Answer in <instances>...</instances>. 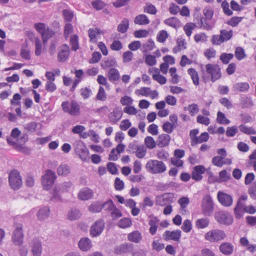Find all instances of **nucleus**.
I'll return each mask as SVG.
<instances>
[{
	"label": "nucleus",
	"instance_id": "nucleus-23",
	"mask_svg": "<svg viewBox=\"0 0 256 256\" xmlns=\"http://www.w3.org/2000/svg\"><path fill=\"white\" fill-rule=\"evenodd\" d=\"M250 88V85L248 82H238L232 86V90L235 92H244L248 91Z\"/></svg>",
	"mask_w": 256,
	"mask_h": 256
},
{
	"label": "nucleus",
	"instance_id": "nucleus-38",
	"mask_svg": "<svg viewBox=\"0 0 256 256\" xmlns=\"http://www.w3.org/2000/svg\"><path fill=\"white\" fill-rule=\"evenodd\" d=\"M129 26V22L128 19L124 18L120 23L118 24V31L121 33L126 32Z\"/></svg>",
	"mask_w": 256,
	"mask_h": 256
},
{
	"label": "nucleus",
	"instance_id": "nucleus-10",
	"mask_svg": "<svg viewBox=\"0 0 256 256\" xmlns=\"http://www.w3.org/2000/svg\"><path fill=\"white\" fill-rule=\"evenodd\" d=\"M174 196L172 193L164 194L158 196L156 198V204L160 206H164L170 204L174 202Z\"/></svg>",
	"mask_w": 256,
	"mask_h": 256
},
{
	"label": "nucleus",
	"instance_id": "nucleus-28",
	"mask_svg": "<svg viewBox=\"0 0 256 256\" xmlns=\"http://www.w3.org/2000/svg\"><path fill=\"white\" fill-rule=\"evenodd\" d=\"M108 80L110 82L118 80L120 78V74L118 70L114 68H111L108 72Z\"/></svg>",
	"mask_w": 256,
	"mask_h": 256
},
{
	"label": "nucleus",
	"instance_id": "nucleus-54",
	"mask_svg": "<svg viewBox=\"0 0 256 256\" xmlns=\"http://www.w3.org/2000/svg\"><path fill=\"white\" fill-rule=\"evenodd\" d=\"M146 152V148L143 146H140L138 147L136 151V155L139 158H143Z\"/></svg>",
	"mask_w": 256,
	"mask_h": 256
},
{
	"label": "nucleus",
	"instance_id": "nucleus-1",
	"mask_svg": "<svg viewBox=\"0 0 256 256\" xmlns=\"http://www.w3.org/2000/svg\"><path fill=\"white\" fill-rule=\"evenodd\" d=\"M145 168L147 172L152 174H162L166 170V166L162 161L155 160L148 161Z\"/></svg>",
	"mask_w": 256,
	"mask_h": 256
},
{
	"label": "nucleus",
	"instance_id": "nucleus-43",
	"mask_svg": "<svg viewBox=\"0 0 256 256\" xmlns=\"http://www.w3.org/2000/svg\"><path fill=\"white\" fill-rule=\"evenodd\" d=\"M168 36V34L167 32L165 30H162L158 32L156 36V40L160 42L164 43Z\"/></svg>",
	"mask_w": 256,
	"mask_h": 256
},
{
	"label": "nucleus",
	"instance_id": "nucleus-64",
	"mask_svg": "<svg viewBox=\"0 0 256 256\" xmlns=\"http://www.w3.org/2000/svg\"><path fill=\"white\" fill-rule=\"evenodd\" d=\"M242 19V17L234 16L228 22L227 24L232 26H236L239 22H240Z\"/></svg>",
	"mask_w": 256,
	"mask_h": 256
},
{
	"label": "nucleus",
	"instance_id": "nucleus-37",
	"mask_svg": "<svg viewBox=\"0 0 256 256\" xmlns=\"http://www.w3.org/2000/svg\"><path fill=\"white\" fill-rule=\"evenodd\" d=\"M188 74L190 76L194 84L196 86L199 84V77L198 72L194 68H190L188 70Z\"/></svg>",
	"mask_w": 256,
	"mask_h": 256
},
{
	"label": "nucleus",
	"instance_id": "nucleus-5",
	"mask_svg": "<svg viewBox=\"0 0 256 256\" xmlns=\"http://www.w3.org/2000/svg\"><path fill=\"white\" fill-rule=\"evenodd\" d=\"M14 229L12 236V241L15 246H20L24 240L22 225L21 224L14 223Z\"/></svg>",
	"mask_w": 256,
	"mask_h": 256
},
{
	"label": "nucleus",
	"instance_id": "nucleus-59",
	"mask_svg": "<svg viewBox=\"0 0 256 256\" xmlns=\"http://www.w3.org/2000/svg\"><path fill=\"white\" fill-rule=\"evenodd\" d=\"M181 228L185 232H189L192 228L191 221L189 220H186L184 222Z\"/></svg>",
	"mask_w": 256,
	"mask_h": 256
},
{
	"label": "nucleus",
	"instance_id": "nucleus-24",
	"mask_svg": "<svg viewBox=\"0 0 256 256\" xmlns=\"http://www.w3.org/2000/svg\"><path fill=\"white\" fill-rule=\"evenodd\" d=\"M170 136L168 134H162L158 138V145L160 147H164L168 145L170 141Z\"/></svg>",
	"mask_w": 256,
	"mask_h": 256
},
{
	"label": "nucleus",
	"instance_id": "nucleus-6",
	"mask_svg": "<svg viewBox=\"0 0 256 256\" xmlns=\"http://www.w3.org/2000/svg\"><path fill=\"white\" fill-rule=\"evenodd\" d=\"M56 178V175L54 172L50 170H46L45 174L42 176V178L44 188L46 190L50 189Z\"/></svg>",
	"mask_w": 256,
	"mask_h": 256
},
{
	"label": "nucleus",
	"instance_id": "nucleus-49",
	"mask_svg": "<svg viewBox=\"0 0 256 256\" xmlns=\"http://www.w3.org/2000/svg\"><path fill=\"white\" fill-rule=\"evenodd\" d=\"M78 38L76 34H74L70 39V44L72 45V50L76 51L78 48Z\"/></svg>",
	"mask_w": 256,
	"mask_h": 256
},
{
	"label": "nucleus",
	"instance_id": "nucleus-3",
	"mask_svg": "<svg viewBox=\"0 0 256 256\" xmlns=\"http://www.w3.org/2000/svg\"><path fill=\"white\" fill-rule=\"evenodd\" d=\"M226 237L224 232L220 229L210 230L204 234V238L211 242H218L224 240Z\"/></svg>",
	"mask_w": 256,
	"mask_h": 256
},
{
	"label": "nucleus",
	"instance_id": "nucleus-50",
	"mask_svg": "<svg viewBox=\"0 0 256 256\" xmlns=\"http://www.w3.org/2000/svg\"><path fill=\"white\" fill-rule=\"evenodd\" d=\"M54 34L55 32L52 29H48L46 34H42L41 36L44 44H46L48 39L54 36Z\"/></svg>",
	"mask_w": 256,
	"mask_h": 256
},
{
	"label": "nucleus",
	"instance_id": "nucleus-25",
	"mask_svg": "<svg viewBox=\"0 0 256 256\" xmlns=\"http://www.w3.org/2000/svg\"><path fill=\"white\" fill-rule=\"evenodd\" d=\"M78 246L82 251H88L92 247L91 240L88 238H81L78 242Z\"/></svg>",
	"mask_w": 256,
	"mask_h": 256
},
{
	"label": "nucleus",
	"instance_id": "nucleus-31",
	"mask_svg": "<svg viewBox=\"0 0 256 256\" xmlns=\"http://www.w3.org/2000/svg\"><path fill=\"white\" fill-rule=\"evenodd\" d=\"M209 135L208 132H204L202 133L198 138H194V142H191V145L194 146L196 144H200L204 142H206L208 140Z\"/></svg>",
	"mask_w": 256,
	"mask_h": 256
},
{
	"label": "nucleus",
	"instance_id": "nucleus-19",
	"mask_svg": "<svg viewBox=\"0 0 256 256\" xmlns=\"http://www.w3.org/2000/svg\"><path fill=\"white\" fill-rule=\"evenodd\" d=\"M206 168L203 166H196L192 173V178L196 181L200 180L202 178V174H204Z\"/></svg>",
	"mask_w": 256,
	"mask_h": 256
},
{
	"label": "nucleus",
	"instance_id": "nucleus-27",
	"mask_svg": "<svg viewBox=\"0 0 256 256\" xmlns=\"http://www.w3.org/2000/svg\"><path fill=\"white\" fill-rule=\"evenodd\" d=\"M122 116V112L121 110H114L109 114L108 118L110 122L116 124L121 118Z\"/></svg>",
	"mask_w": 256,
	"mask_h": 256
},
{
	"label": "nucleus",
	"instance_id": "nucleus-40",
	"mask_svg": "<svg viewBox=\"0 0 256 256\" xmlns=\"http://www.w3.org/2000/svg\"><path fill=\"white\" fill-rule=\"evenodd\" d=\"M34 28L39 32L41 36L42 34H46L48 29H50L48 27L46 28V26L44 23L39 22L34 24Z\"/></svg>",
	"mask_w": 256,
	"mask_h": 256
},
{
	"label": "nucleus",
	"instance_id": "nucleus-32",
	"mask_svg": "<svg viewBox=\"0 0 256 256\" xmlns=\"http://www.w3.org/2000/svg\"><path fill=\"white\" fill-rule=\"evenodd\" d=\"M50 209L48 207H44L40 208L38 214L37 216L40 220H43L48 218L50 214Z\"/></svg>",
	"mask_w": 256,
	"mask_h": 256
},
{
	"label": "nucleus",
	"instance_id": "nucleus-39",
	"mask_svg": "<svg viewBox=\"0 0 256 256\" xmlns=\"http://www.w3.org/2000/svg\"><path fill=\"white\" fill-rule=\"evenodd\" d=\"M155 46L154 42L152 39H149L145 44H143L142 50L144 52H148L152 50Z\"/></svg>",
	"mask_w": 256,
	"mask_h": 256
},
{
	"label": "nucleus",
	"instance_id": "nucleus-61",
	"mask_svg": "<svg viewBox=\"0 0 256 256\" xmlns=\"http://www.w3.org/2000/svg\"><path fill=\"white\" fill-rule=\"evenodd\" d=\"M206 20L204 18H200V28H203L204 30H210L212 29V26L207 22Z\"/></svg>",
	"mask_w": 256,
	"mask_h": 256
},
{
	"label": "nucleus",
	"instance_id": "nucleus-42",
	"mask_svg": "<svg viewBox=\"0 0 256 256\" xmlns=\"http://www.w3.org/2000/svg\"><path fill=\"white\" fill-rule=\"evenodd\" d=\"M209 224V220L206 218H202L198 219L196 222V226L198 228H204L207 227Z\"/></svg>",
	"mask_w": 256,
	"mask_h": 256
},
{
	"label": "nucleus",
	"instance_id": "nucleus-60",
	"mask_svg": "<svg viewBox=\"0 0 256 256\" xmlns=\"http://www.w3.org/2000/svg\"><path fill=\"white\" fill-rule=\"evenodd\" d=\"M224 158L219 156H214L212 160V164L218 167L222 168L223 166V160Z\"/></svg>",
	"mask_w": 256,
	"mask_h": 256
},
{
	"label": "nucleus",
	"instance_id": "nucleus-48",
	"mask_svg": "<svg viewBox=\"0 0 256 256\" xmlns=\"http://www.w3.org/2000/svg\"><path fill=\"white\" fill-rule=\"evenodd\" d=\"M196 25L192 22L187 23L184 27V30L188 36H190L192 34V30L195 28Z\"/></svg>",
	"mask_w": 256,
	"mask_h": 256
},
{
	"label": "nucleus",
	"instance_id": "nucleus-8",
	"mask_svg": "<svg viewBox=\"0 0 256 256\" xmlns=\"http://www.w3.org/2000/svg\"><path fill=\"white\" fill-rule=\"evenodd\" d=\"M206 72L211 76V81L214 82L221 77L220 68L218 65L208 64L206 65Z\"/></svg>",
	"mask_w": 256,
	"mask_h": 256
},
{
	"label": "nucleus",
	"instance_id": "nucleus-53",
	"mask_svg": "<svg viewBox=\"0 0 256 256\" xmlns=\"http://www.w3.org/2000/svg\"><path fill=\"white\" fill-rule=\"evenodd\" d=\"M144 143L146 147L150 149H152L156 147V142L152 136H146L144 139Z\"/></svg>",
	"mask_w": 256,
	"mask_h": 256
},
{
	"label": "nucleus",
	"instance_id": "nucleus-16",
	"mask_svg": "<svg viewBox=\"0 0 256 256\" xmlns=\"http://www.w3.org/2000/svg\"><path fill=\"white\" fill-rule=\"evenodd\" d=\"M70 49L66 44H64L59 48L58 60L60 62H65L68 58Z\"/></svg>",
	"mask_w": 256,
	"mask_h": 256
},
{
	"label": "nucleus",
	"instance_id": "nucleus-35",
	"mask_svg": "<svg viewBox=\"0 0 256 256\" xmlns=\"http://www.w3.org/2000/svg\"><path fill=\"white\" fill-rule=\"evenodd\" d=\"M70 166L66 164H60L57 168V173L59 176H66L70 173Z\"/></svg>",
	"mask_w": 256,
	"mask_h": 256
},
{
	"label": "nucleus",
	"instance_id": "nucleus-20",
	"mask_svg": "<svg viewBox=\"0 0 256 256\" xmlns=\"http://www.w3.org/2000/svg\"><path fill=\"white\" fill-rule=\"evenodd\" d=\"M31 244L33 256H40L42 251L41 242L38 238H36L33 239Z\"/></svg>",
	"mask_w": 256,
	"mask_h": 256
},
{
	"label": "nucleus",
	"instance_id": "nucleus-55",
	"mask_svg": "<svg viewBox=\"0 0 256 256\" xmlns=\"http://www.w3.org/2000/svg\"><path fill=\"white\" fill-rule=\"evenodd\" d=\"M96 98L97 100L101 101H104L106 99V94L104 88L100 86L99 87L98 92L96 94Z\"/></svg>",
	"mask_w": 256,
	"mask_h": 256
},
{
	"label": "nucleus",
	"instance_id": "nucleus-62",
	"mask_svg": "<svg viewBox=\"0 0 256 256\" xmlns=\"http://www.w3.org/2000/svg\"><path fill=\"white\" fill-rule=\"evenodd\" d=\"M115 206L112 200H108L102 203V208H104L105 210L110 212L114 208Z\"/></svg>",
	"mask_w": 256,
	"mask_h": 256
},
{
	"label": "nucleus",
	"instance_id": "nucleus-9",
	"mask_svg": "<svg viewBox=\"0 0 256 256\" xmlns=\"http://www.w3.org/2000/svg\"><path fill=\"white\" fill-rule=\"evenodd\" d=\"M215 219L220 224L230 225L233 222V218L228 212L224 211H220L215 214Z\"/></svg>",
	"mask_w": 256,
	"mask_h": 256
},
{
	"label": "nucleus",
	"instance_id": "nucleus-15",
	"mask_svg": "<svg viewBox=\"0 0 256 256\" xmlns=\"http://www.w3.org/2000/svg\"><path fill=\"white\" fill-rule=\"evenodd\" d=\"M70 186L71 183L70 182H64L58 185L54 190V196L52 198V200H60V192L67 191Z\"/></svg>",
	"mask_w": 256,
	"mask_h": 256
},
{
	"label": "nucleus",
	"instance_id": "nucleus-56",
	"mask_svg": "<svg viewBox=\"0 0 256 256\" xmlns=\"http://www.w3.org/2000/svg\"><path fill=\"white\" fill-rule=\"evenodd\" d=\"M222 8L224 14L228 16H230L232 14V12L229 8V4L228 2L224 0L222 2Z\"/></svg>",
	"mask_w": 256,
	"mask_h": 256
},
{
	"label": "nucleus",
	"instance_id": "nucleus-63",
	"mask_svg": "<svg viewBox=\"0 0 256 256\" xmlns=\"http://www.w3.org/2000/svg\"><path fill=\"white\" fill-rule=\"evenodd\" d=\"M175 128L174 124L168 122H164L162 125L163 130L168 134L172 133Z\"/></svg>",
	"mask_w": 256,
	"mask_h": 256
},
{
	"label": "nucleus",
	"instance_id": "nucleus-18",
	"mask_svg": "<svg viewBox=\"0 0 256 256\" xmlns=\"http://www.w3.org/2000/svg\"><path fill=\"white\" fill-rule=\"evenodd\" d=\"M94 196L93 191L88 188H84L81 189L78 194V198L82 200H86L91 199Z\"/></svg>",
	"mask_w": 256,
	"mask_h": 256
},
{
	"label": "nucleus",
	"instance_id": "nucleus-47",
	"mask_svg": "<svg viewBox=\"0 0 256 256\" xmlns=\"http://www.w3.org/2000/svg\"><path fill=\"white\" fill-rule=\"evenodd\" d=\"M116 64V62L114 58H110L104 60L102 63V66L103 68L114 66Z\"/></svg>",
	"mask_w": 256,
	"mask_h": 256
},
{
	"label": "nucleus",
	"instance_id": "nucleus-21",
	"mask_svg": "<svg viewBox=\"0 0 256 256\" xmlns=\"http://www.w3.org/2000/svg\"><path fill=\"white\" fill-rule=\"evenodd\" d=\"M234 246L228 242L222 243L219 246L220 252L226 256L232 254L234 252Z\"/></svg>",
	"mask_w": 256,
	"mask_h": 256
},
{
	"label": "nucleus",
	"instance_id": "nucleus-11",
	"mask_svg": "<svg viewBox=\"0 0 256 256\" xmlns=\"http://www.w3.org/2000/svg\"><path fill=\"white\" fill-rule=\"evenodd\" d=\"M104 222L102 220H98L91 226L90 228V234L92 237H96L100 235L104 228Z\"/></svg>",
	"mask_w": 256,
	"mask_h": 256
},
{
	"label": "nucleus",
	"instance_id": "nucleus-36",
	"mask_svg": "<svg viewBox=\"0 0 256 256\" xmlns=\"http://www.w3.org/2000/svg\"><path fill=\"white\" fill-rule=\"evenodd\" d=\"M81 216L80 212L77 209H72L70 210L67 215L68 218L70 220H75L79 218Z\"/></svg>",
	"mask_w": 256,
	"mask_h": 256
},
{
	"label": "nucleus",
	"instance_id": "nucleus-2",
	"mask_svg": "<svg viewBox=\"0 0 256 256\" xmlns=\"http://www.w3.org/2000/svg\"><path fill=\"white\" fill-rule=\"evenodd\" d=\"M64 112L68 113L72 116H78L80 114V106L76 100H72L70 102L64 101L61 105Z\"/></svg>",
	"mask_w": 256,
	"mask_h": 256
},
{
	"label": "nucleus",
	"instance_id": "nucleus-57",
	"mask_svg": "<svg viewBox=\"0 0 256 256\" xmlns=\"http://www.w3.org/2000/svg\"><path fill=\"white\" fill-rule=\"evenodd\" d=\"M92 94V90L89 87H86L80 89V95L84 99H88Z\"/></svg>",
	"mask_w": 256,
	"mask_h": 256
},
{
	"label": "nucleus",
	"instance_id": "nucleus-4",
	"mask_svg": "<svg viewBox=\"0 0 256 256\" xmlns=\"http://www.w3.org/2000/svg\"><path fill=\"white\" fill-rule=\"evenodd\" d=\"M8 182L10 188L14 190H18L22 184V177L16 170H12L8 175Z\"/></svg>",
	"mask_w": 256,
	"mask_h": 256
},
{
	"label": "nucleus",
	"instance_id": "nucleus-22",
	"mask_svg": "<svg viewBox=\"0 0 256 256\" xmlns=\"http://www.w3.org/2000/svg\"><path fill=\"white\" fill-rule=\"evenodd\" d=\"M149 218H150L148 222V224L150 226L149 232L152 235H154L156 234L158 228V224L160 220L157 217L154 216L153 214L150 215Z\"/></svg>",
	"mask_w": 256,
	"mask_h": 256
},
{
	"label": "nucleus",
	"instance_id": "nucleus-46",
	"mask_svg": "<svg viewBox=\"0 0 256 256\" xmlns=\"http://www.w3.org/2000/svg\"><path fill=\"white\" fill-rule=\"evenodd\" d=\"M132 224L131 220L128 218H123L118 223V226L121 228H125L130 226Z\"/></svg>",
	"mask_w": 256,
	"mask_h": 256
},
{
	"label": "nucleus",
	"instance_id": "nucleus-30",
	"mask_svg": "<svg viewBox=\"0 0 256 256\" xmlns=\"http://www.w3.org/2000/svg\"><path fill=\"white\" fill-rule=\"evenodd\" d=\"M164 23L172 28H176L180 26V20L176 17H172L164 20Z\"/></svg>",
	"mask_w": 256,
	"mask_h": 256
},
{
	"label": "nucleus",
	"instance_id": "nucleus-17",
	"mask_svg": "<svg viewBox=\"0 0 256 256\" xmlns=\"http://www.w3.org/2000/svg\"><path fill=\"white\" fill-rule=\"evenodd\" d=\"M134 245L132 244L126 243L115 246L114 252L118 254L130 252L133 250Z\"/></svg>",
	"mask_w": 256,
	"mask_h": 256
},
{
	"label": "nucleus",
	"instance_id": "nucleus-33",
	"mask_svg": "<svg viewBox=\"0 0 256 256\" xmlns=\"http://www.w3.org/2000/svg\"><path fill=\"white\" fill-rule=\"evenodd\" d=\"M134 22L137 24L146 25L150 23V20L145 14H140L135 18Z\"/></svg>",
	"mask_w": 256,
	"mask_h": 256
},
{
	"label": "nucleus",
	"instance_id": "nucleus-12",
	"mask_svg": "<svg viewBox=\"0 0 256 256\" xmlns=\"http://www.w3.org/2000/svg\"><path fill=\"white\" fill-rule=\"evenodd\" d=\"M217 198L219 202L224 206L230 207L232 204L233 198L232 196L223 192H218Z\"/></svg>",
	"mask_w": 256,
	"mask_h": 256
},
{
	"label": "nucleus",
	"instance_id": "nucleus-26",
	"mask_svg": "<svg viewBox=\"0 0 256 256\" xmlns=\"http://www.w3.org/2000/svg\"><path fill=\"white\" fill-rule=\"evenodd\" d=\"M102 34V32L100 30L95 28H90L88 30V35L90 38V41L92 43H96L97 39L96 36L98 34Z\"/></svg>",
	"mask_w": 256,
	"mask_h": 256
},
{
	"label": "nucleus",
	"instance_id": "nucleus-45",
	"mask_svg": "<svg viewBox=\"0 0 256 256\" xmlns=\"http://www.w3.org/2000/svg\"><path fill=\"white\" fill-rule=\"evenodd\" d=\"M35 44V54L36 56H39L42 54V44L41 40L38 38H34Z\"/></svg>",
	"mask_w": 256,
	"mask_h": 256
},
{
	"label": "nucleus",
	"instance_id": "nucleus-14",
	"mask_svg": "<svg viewBox=\"0 0 256 256\" xmlns=\"http://www.w3.org/2000/svg\"><path fill=\"white\" fill-rule=\"evenodd\" d=\"M75 152L82 161H86L88 158V150L83 143L78 142L77 144Z\"/></svg>",
	"mask_w": 256,
	"mask_h": 256
},
{
	"label": "nucleus",
	"instance_id": "nucleus-41",
	"mask_svg": "<svg viewBox=\"0 0 256 256\" xmlns=\"http://www.w3.org/2000/svg\"><path fill=\"white\" fill-rule=\"evenodd\" d=\"M216 122L220 124H228L230 123V120L226 118L224 114L220 111L218 112Z\"/></svg>",
	"mask_w": 256,
	"mask_h": 256
},
{
	"label": "nucleus",
	"instance_id": "nucleus-7",
	"mask_svg": "<svg viewBox=\"0 0 256 256\" xmlns=\"http://www.w3.org/2000/svg\"><path fill=\"white\" fill-rule=\"evenodd\" d=\"M202 212L205 216H210L214 210V202L210 195L204 196L202 200Z\"/></svg>",
	"mask_w": 256,
	"mask_h": 256
},
{
	"label": "nucleus",
	"instance_id": "nucleus-51",
	"mask_svg": "<svg viewBox=\"0 0 256 256\" xmlns=\"http://www.w3.org/2000/svg\"><path fill=\"white\" fill-rule=\"evenodd\" d=\"M235 56L239 60L244 59L246 56L244 50L241 47H237L235 50Z\"/></svg>",
	"mask_w": 256,
	"mask_h": 256
},
{
	"label": "nucleus",
	"instance_id": "nucleus-13",
	"mask_svg": "<svg viewBox=\"0 0 256 256\" xmlns=\"http://www.w3.org/2000/svg\"><path fill=\"white\" fill-rule=\"evenodd\" d=\"M182 232L180 230L170 231L166 230L162 234L164 239L166 241L174 240L176 242H180Z\"/></svg>",
	"mask_w": 256,
	"mask_h": 256
},
{
	"label": "nucleus",
	"instance_id": "nucleus-29",
	"mask_svg": "<svg viewBox=\"0 0 256 256\" xmlns=\"http://www.w3.org/2000/svg\"><path fill=\"white\" fill-rule=\"evenodd\" d=\"M128 238L130 242L138 243L141 240L142 236L140 232L136 230L129 234L128 236Z\"/></svg>",
	"mask_w": 256,
	"mask_h": 256
},
{
	"label": "nucleus",
	"instance_id": "nucleus-34",
	"mask_svg": "<svg viewBox=\"0 0 256 256\" xmlns=\"http://www.w3.org/2000/svg\"><path fill=\"white\" fill-rule=\"evenodd\" d=\"M102 209V204L99 201L92 203L88 207V210L92 213H98Z\"/></svg>",
	"mask_w": 256,
	"mask_h": 256
},
{
	"label": "nucleus",
	"instance_id": "nucleus-44",
	"mask_svg": "<svg viewBox=\"0 0 256 256\" xmlns=\"http://www.w3.org/2000/svg\"><path fill=\"white\" fill-rule=\"evenodd\" d=\"M220 34L222 37V38L224 40V42H226L230 40L233 36V31L232 30H230L228 31L226 30H222L220 31Z\"/></svg>",
	"mask_w": 256,
	"mask_h": 256
},
{
	"label": "nucleus",
	"instance_id": "nucleus-58",
	"mask_svg": "<svg viewBox=\"0 0 256 256\" xmlns=\"http://www.w3.org/2000/svg\"><path fill=\"white\" fill-rule=\"evenodd\" d=\"M247 198H248L247 196H244V195L238 198L237 204L236 206L239 208L242 209L244 210V211L245 208H246V206L244 202L246 200H247Z\"/></svg>",
	"mask_w": 256,
	"mask_h": 256
},
{
	"label": "nucleus",
	"instance_id": "nucleus-52",
	"mask_svg": "<svg viewBox=\"0 0 256 256\" xmlns=\"http://www.w3.org/2000/svg\"><path fill=\"white\" fill-rule=\"evenodd\" d=\"M233 58L234 54H232L222 53L220 56V59L223 64H228Z\"/></svg>",
	"mask_w": 256,
	"mask_h": 256
}]
</instances>
